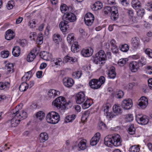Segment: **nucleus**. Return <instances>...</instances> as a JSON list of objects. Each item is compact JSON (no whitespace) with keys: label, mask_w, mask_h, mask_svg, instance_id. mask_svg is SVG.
Wrapping results in <instances>:
<instances>
[{"label":"nucleus","mask_w":152,"mask_h":152,"mask_svg":"<svg viewBox=\"0 0 152 152\" xmlns=\"http://www.w3.org/2000/svg\"><path fill=\"white\" fill-rule=\"evenodd\" d=\"M106 57L104 51L101 50L96 54L93 62L97 64L103 65L105 62Z\"/></svg>","instance_id":"f257e3e1"},{"label":"nucleus","mask_w":152,"mask_h":152,"mask_svg":"<svg viewBox=\"0 0 152 152\" xmlns=\"http://www.w3.org/2000/svg\"><path fill=\"white\" fill-rule=\"evenodd\" d=\"M46 119L48 123L55 124L57 123L59 121L60 116L58 113L52 111L47 114Z\"/></svg>","instance_id":"f03ea898"},{"label":"nucleus","mask_w":152,"mask_h":152,"mask_svg":"<svg viewBox=\"0 0 152 152\" xmlns=\"http://www.w3.org/2000/svg\"><path fill=\"white\" fill-rule=\"evenodd\" d=\"M65 98L62 96H59L57 98L52 102V104L58 108H60L63 105L65 102Z\"/></svg>","instance_id":"7ed1b4c3"},{"label":"nucleus","mask_w":152,"mask_h":152,"mask_svg":"<svg viewBox=\"0 0 152 152\" xmlns=\"http://www.w3.org/2000/svg\"><path fill=\"white\" fill-rule=\"evenodd\" d=\"M136 120L137 123L141 125H145L148 123L149 119L145 115H136Z\"/></svg>","instance_id":"20e7f679"},{"label":"nucleus","mask_w":152,"mask_h":152,"mask_svg":"<svg viewBox=\"0 0 152 152\" xmlns=\"http://www.w3.org/2000/svg\"><path fill=\"white\" fill-rule=\"evenodd\" d=\"M113 145L117 147L121 145V144L122 140L120 136L118 134H114L112 135Z\"/></svg>","instance_id":"39448f33"},{"label":"nucleus","mask_w":152,"mask_h":152,"mask_svg":"<svg viewBox=\"0 0 152 152\" xmlns=\"http://www.w3.org/2000/svg\"><path fill=\"white\" fill-rule=\"evenodd\" d=\"M86 97L84 93L80 92L78 93L76 97V101L77 104H82L86 100Z\"/></svg>","instance_id":"423d86ee"},{"label":"nucleus","mask_w":152,"mask_h":152,"mask_svg":"<svg viewBox=\"0 0 152 152\" xmlns=\"http://www.w3.org/2000/svg\"><path fill=\"white\" fill-rule=\"evenodd\" d=\"M148 104V100L147 98L145 96H142L138 100V105L142 109L146 108Z\"/></svg>","instance_id":"0eeeda50"},{"label":"nucleus","mask_w":152,"mask_h":152,"mask_svg":"<svg viewBox=\"0 0 152 152\" xmlns=\"http://www.w3.org/2000/svg\"><path fill=\"white\" fill-rule=\"evenodd\" d=\"M17 107L15 109H14L13 111L14 112L15 116H17L18 118H20L21 120L25 119L27 116V113L24 111H22L20 113L18 109L17 110Z\"/></svg>","instance_id":"6e6552de"},{"label":"nucleus","mask_w":152,"mask_h":152,"mask_svg":"<svg viewBox=\"0 0 152 152\" xmlns=\"http://www.w3.org/2000/svg\"><path fill=\"white\" fill-rule=\"evenodd\" d=\"M130 70L133 72H135L137 71L139 68V63L133 61L131 62L129 65Z\"/></svg>","instance_id":"1a4fd4ad"},{"label":"nucleus","mask_w":152,"mask_h":152,"mask_svg":"<svg viewBox=\"0 0 152 152\" xmlns=\"http://www.w3.org/2000/svg\"><path fill=\"white\" fill-rule=\"evenodd\" d=\"M132 106V102L130 99L124 100L122 102V106L124 109L128 110Z\"/></svg>","instance_id":"9d476101"},{"label":"nucleus","mask_w":152,"mask_h":152,"mask_svg":"<svg viewBox=\"0 0 152 152\" xmlns=\"http://www.w3.org/2000/svg\"><path fill=\"white\" fill-rule=\"evenodd\" d=\"M15 114L14 112L13 111L12 116L13 118L10 121L11 126L12 127L16 126L19 123L20 121V118H18L17 116L15 115Z\"/></svg>","instance_id":"9b49d317"},{"label":"nucleus","mask_w":152,"mask_h":152,"mask_svg":"<svg viewBox=\"0 0 152 152\" xmlns=\"http://www.w3.org/2000/svg\"><path fill=\"white\" fill-rule=\"evenodd\" d=\"M115 68L114 66H111L106 71V73L109 78L114 79L115 77L116 74L115 72Z\"/></svg>","instance_id":"f8f14e48"},{"label":"nucleus","mask_w":152,"mask_h":152,"mask_svg":"<svg viewBox=\"0 0 152 152\" xmlns=\"http://www.w3.org/2000/svg\"><path fill=\"white\" fill-rule=\"evenodd\" d=\"M66 21L67 22H74L76 20L75 15L72 13H68L65 14Z\"/></svg>","instance_id":"ddd939ff"},{"label":"nucleus","mask_w":152,"mask_h":152,"mask_svg":"<svg viewBox=\"0 0 152 152\" xmlns=\"http://www.w3.org/2000/svg\"><path fill=\"white\" fill-rule=\"evenodd\" d=\"M89 85L92 88L94 89H98L101 86L100 82H99L98 80L96 79L91 80L89 82Z\"/></svg>","instance_id":"4468645a"},{"label":"nucleus","mask_w":152,"mask_h":152,"mask_svg":"<svg viewBox=\"0 0 152 152\" xmlns=\"http://www.w3.org/2000/svg\"><path fill=\"white\" fill-rule=\"evenodd\" d=\"M100 138V133L99 132L96 133L91 140V145L92 146L96 145L99 141Z\"/></svg>","instance_id":"2eb2a0df"},{"label":"nucleus","mask_w":152,"mask_h":152,"mask_svg":"<svg viewBox=\"0 0 152 152\" xmlns=\"http://www.w3.org/2000/svg\"><path fill=\"white\" fill-rule=\"evenodd\" d=\"M60 92L59 91L55 89H50L48 92V96L49 99H53L55 97L59 95Z\"/></svg>","instance_id":"dca6fc26"},{"label":"nucleus","mask_w":152,"mask_h":152,"mask_svg":"<svg viewBox=\"0 0 152 152\" xmlns=\"http://www.w3.org/2000/svg\"><path fill=\"white\" fill-rule=\"evenodd\" d=\"M104 143L106 145L109 147H111L113 145L112 135H108L105 137Z\"/></svg>","instance_id":"f3484780"},{"label":"nucleus","mask_w":152,"mask_h":152,"mask_svg":"<svg viewBox=\"0 0 152 152\" xmlns=\"http://www.w3.org/2000/svg\"><path fill=\"white\" fill-rule=\"evenodd\" d=\"M64 85L67 87L72 86L74 84V81L71 78L65 77L63 79Z\"/></svg>","instance_id":"a211bd4d"},{"label":"nucleus","mask_w":152,"mask_h":152,"mask_svg":"<svg viewBox=\"0 0 152 152\" xmlns=\"http://www.w3.org/2000/svg\"><path fill=\"white\" fill-rule=\"evenodd\" d=\"M93 50L91 48L83 49L81 52L82 55L85 57H88L91 56L92 54Z\"/></svg>","instance_id":"6ab92c4d"},{"label":"nucleus","mask_w":152,"mask_h":152,"mask_svg":"<svg viewBox=\"0 0 152 152\" xmlns=\"http://www.w3.org/2000/svg\"><path fill=\"white\" fill-rule=\"evenodd\" d=\"M131 45L134 48H137L140 45L139 39L136 37L132 38L131 39Z\"/></svg>","instance_id":"aec40b11"},{"label":"nucleus","mask_w":152,"mask_h":152,"mask_svg":"<svg viewBox=\"0 0 152 152\" xmlns=\"http://www.w3.org/2000/svg\"><path fill=\"white\" fill-rule=\"evenodd\" d=\"M66 21H61L59 24V27L63 32H65L69 28V26Z\"/></svg>","instance_id":"412c9836"},{"label":"nucleus","mask_w":152,"mask_h":152,"mask_svg":"<svg viewBox=\"0 0 152 152\" xmlns=\"http://www.w3.org/2000/svg\"><path fill=\"white\" fill-rule=\"evenodd\" d=\"M5 38L7 40H10L13 39L15 36V34L12 31L9 29L5 33Z\"/></svg>","instance_id":"4be33fe9"},{"label":"nucleus","mask_w":152,"mask_h":152,"mask_svg":"<svg viewBox=\"0 0 152 152\" xmlns=\"http://www.w3.org/2000/svg\"><path fill=\"white\" fill-rule=\"evenodd\" d=\"M77 61V59L75 57H71L68 56L64 57L63 59L64 62L67 63L69 62L73 64Z\"/></svg>","instance_id":"5701e85b"},{"label":"nucleus","mask_w":152,"mask_h":152,"mask_svg":"<svg viewBox=\"0 0 152 152\" xmlns=\"http://www.w3.org/2000/svg\"><path fill=\"white\" fill-rule=\"evenodd\" d=\"M102 7V4L100 1H97L91 6V8L93 10L97 11L101 9Z\"/></svg>","instance_id":"b1692460"},{"label":"nucleus","mask_w":152,"mask_h":152,"mask_svg":"<svg viewBox=\"0 0 152 152\" xmlns=\"http://www.w3.org/2000/svg\"><path fill=\"white\" fill-rule=\"evenodd\" d=\"M21 49L19 47L16 46L14 47L12 49V53L15 57H18L20 54Z\"/></svg>","instance_id":"393cba45"},{"label":"nucleus","mask_w":152,"mask_h":152,"mask_svg":"<svg viewBox=\"0 0 152 152\" xmlns=\"http://www.w3.org/2000/svg\"><path fill=\"white\" fill-rule=\"evenodd\" d=\"M40 55L42 58L46 60H49L51 56V54L50 53L45 51L41 52Z\"/></svg>","instance_id":"a878e982"},{"label":"nucleus","mask_w":152,"mask_h":152,"mask_svg":"<svg viewBox=\"0 0 152 152\" xmlns=\"http://www.w3.org/2000/svg\"><path fill=\"white\" fill-rule=\"evenodd\" d=\"M48 135L46 132L41 133L39 135V140L41 142H45L48 139Z\"/></svg>","instance_id":"bb28decb"},{"label":"nucleus","mask_w":152,"mask_h":152,"mask_svg":"<svg viewBox=\"0 0 152 152\" xmlns=\"http://www.w3.org/2000/svg\"><path fill=\"white\" fill-rule=\"evenodd\" d=\"M76 117V115L72 114L66 116L64 120V122L66 123H68L72 122Z\"/></svg>","instance_id":"cd10ccee"},{"label":"nucleus","mask_w":152,"mask_h":152,"mask_svg":"<svg viewBox=\"0 0 152 152\" xmlns=\"http://www.w3.org/2000/svg\"><path fill=\"white\" fill-rule=\"evenodd\" d=\"M5 68L9 73H12L13 72L14 65L12 63H10L7 64L6 65Z\"/></svg>","instance_id":"c85d7f7f"},{"label":"nucleus","mask_w":152,"mask_h":152,"mask_svg":"<svg viewBox=\"0 0 152 152\" xmlns=\"http://www.w3.org/2000/svg\"><path fill=\"white\" fill-rule=\"evenodd\" d=\"M53 41L56 43H58L61 40V38L60 34H55L53 35Z\"/></svg>","instance_id":"c756f323"},{"label":"nucleus","mask_w":152,"mask_h":152,"mask_svg":"<svg viewBox=\"0 0 152 152\" xmlns=\"http://www.w3.org/2000/svg\"><path fill=\"white\" fill-rule=\"evenodd\" d=\"M51 62L56 65L60 66L62 64V59L60 58H54L52 59Z\"/></svg>","instance_id":"7c9ffc66"},{"label":"nucleus","mask_w":152,"mask_h":152,"mask_svg":"<svg viewBox=\"0 0 152 152\" xmlns=\"http://www.w3.org/2000/svg\"><path fill=\"white\" fill-rule=\"evenodd\" d=\"M113 110L114 112L117 114H121V109L120 107L116 104L113 105Z\"/></svg>","instance_id":"2f4dec72"},{"label":"nucleus","mask_w":152,"mask_h":152,"mask_svg":"<svg viewBox=\"0 0 152 152\" xmlns=\"http://www.w3.org/2000/svg\"><path fill=\"white\" fill-rule=\"evenodd\" d=\"M28 88V85L26 82L22 83L20 85L19 89L21 92L26 91Z\"/></svg>","instance_id":"473e14b6"},{"label":"nucleus","mask_w":152,"mask_h":152,"mask_svg":"<svg viewBox=\"0 0 152 152\" xmlns=\"http://www.w3.org/2000/svg\"><path fill=\"white\" fill-rule=\"evenodd\" d=\"M111 107V104L108 103H107L104 104L102 108V110L104 112V113H107L108 112H109V109Z\"/></svg>","instance_id":"72a5a7b5"},{"label":"nucleus","mask_w":152,"mask_h":152,"mask_svg":"<svg viewBox=\"0 0 152 152\" xmlns=\"http://www.w3.org/2000/svg\"><path fill=\"white\" fill-rule=\"evenodd\" d=\"M79 148L81 150H84L86 147V140H81L78 144Z\"/></svg>","instance_id":"f704fd0d"},{"label":"nucleus","mask_w":152,"mask_h":152,"mask_svg":"<svg viewBox=\"0 0 152 152\" xmlns=\"http://www.w3.org/2000/svg\"><path fill=\"white\" fill-rule=\"evenodd\" d=\"M140 148L139 145H134L131 146L129 149L130 152H139Z\"/></svg>","instance_id":"c9c22d12"},{"label":"nucleus","mask_w":152,"mask_h":152,"mask_svg":"<svg viewBox=\"0 0 152 152\" xmlns=\"http://www.w3.org/2000/svg\"><path fill=\"white\" fill-rule=\"evenodd\" d=\"M128 61V59L127 58H121L118 61V66H124Z\"/></svg>","instance_id":"e433bc0d"},{"label":"nucleus","mask_w":152,"mask_h":152,"mask_svg":"<svg viewBox=\"0 0 152 152\" xmlns=\"http://www.w3.org/2000/svg\"><path fill=\"white\" fill-rule=\"evenodd\" d=\"M132 6L134 8L141 6L140 2L138 0H133L132 2Z\"/></svg>","instance_id":"4c0bfd02"},{"label":"nucleus","mask_w":152,"mask_h":152,"mask_svg":"<svg viewBox=\"0 0 152 152\" xmlns=\"http://www.w3.org/2000/svg\"><path fill=\"white\" fill-rule=\"evenodd\" d=\"M74 34L73 33L69 34L67 38V40L69 44L72 43L74 40Z\"/></svg>","instance_id":"58836bf2"},{"label":"nucleus","mask_w":152,"mask_h":152,"mask_svg":"<svg viewBox=\"0 0 152 152\" xmlns=\"http://www.w3.org/2000/svg\"><path fill=\"white\" fill-rule=\"evenodd\" d=\"M78 49L79 45L78 44V42H75L71 46V51L74 53H75L77 51Z\"/></svg>","instance_id":"ea45409f"},{"label":"nucleus","mask_w":152,"mask_h":152,"mask_svg":"<svg viewBox=\"0 0 152 152\" xmlns=\"http://www.w3.org/2000/svg\"><path fill=\"white\" fill-rule=\"evenodd\" d=\"M36 56L34 54L30 52L28 55L27 57V61L31 62L33 61L35 58Z\"/></svg>","instance_id":"a19ab883"},{"label":"nucleus","mask_w":152,"mask_h":152,"mask_svg":"<svg viewBox=\"0 0 152 152\" xmlns=\"http://www.w3.org/2000/svg\"><path fill=\"white\" fill-rule=\"evenodd\" d=\"M36 116L38 119L42 120L44 118L45 114L43 112L39 111L37 113Z\"/></svg>","instance_id":"79ce46f5"},{"label":"nucleus","mask_w":152,"mask_h":152,"mask_svg":"<svg viewBox=\"0 0 152 152\" xmlns=\"http://www.w3.org/2000/svg\"><path fill=\"white\" fill-rule=\"evenodd\" d=\"M82 74V72L81 71H76L73 73L72 75L73 78L78 79L81 77Z\"/></svg>","instance_id":"37998d69"},{"label":"nucleus","mask_w":152,"mask_h":152,"mask_svg":"<svg viewBox=\"0 0 152 152\" xmlns=\"http://www.w3.org/2000/svg\"><path fill=\"white\" fill-rule=\"evenodd\" d=\"M135 129L133 125H130L128 129V132L129 134L132 135L135 133Z\"/></svg>","instance_id":"c03bdc74"},{"label":"nucleus","mask_w":152,"mask_h":152,"mask_svg":"<svg viewBox=\"0 0 152 152\" xmlns=\"http://www.w3.org/2000/svg\"><path fill=\"white\" fill-rule=\"evenodd\" d=\"M43 34H40L38 35L37 38V42L38 44L41 45L43 42Z\"/></svg>","instance_id":"a18cd8bd"},{"label":"nucleus","mask_w":152,"mask_h":152,"mask_svg":"<svg viewBox=\"0 0 152 152\" xmlns=\"http://www.w3.org/2000/svg\"><path fill=\"white\" fill-rule=\"evenodd\" d=\"M91 105L90 101L89 99H87L82 104V106L83 109H86L89 107Z\"/></svg>","instance_id":"49530a36"},{"label":"nucleus","mask_w":152,"mask_h":152,"mask_svg":"<svg viewBox=\"0 0 152 152\" xmlns=\"http://www.w3.org/2000/svg\"><path fill=\"white\" fill-rule=\"evenodd\" d=\"M126 10L127 11V13L128 14L129 18H132L133 19L134 18V12L133 10L131 8L126 9Z\"/></svg>","instance_id":"de8ad7c7"},{"label":"nucleus","mask_w":152,"mask_h":152,"mask_svg":"<svg viewBox=\"0 0 152 152\" xmlns=\"http://www.w3.org/2000/svg\"><path fill=\"white\" fill-rule=\"evenodd\" d=\"M90 112L89 111H87L84 112L82 117V119L83 121H86L89 116Z\"/></svg>","instance_id":"09e8293b"},{"label":"nucleus","mask_w":152,"mask_h":152,"mask_svg":"<svg viewBox=\"0 0 152 152\" xmlns=\"http://www.w3.org/2000/svg\"><path fill=\"white\" fill-rule=\"evenodd\" d=\"M88 19V20L91 19V20H94V15L91 13L88 12L85 15L84 18V20H87Z\"/></svg>","instance_id":"8fccbe9b"},{"label":"nucleus","mask_w":152,"mask_h":152,"mask_svg":"<svg viewBox=\"0 0 152 152\" xmlns=\"http://www.w3.org/2000/svg\"><path fill=\"white\" fill-rule=\"evenodd\" d=\"M134 117L132 114H128L126 116L125 119L126 122H130L133 120Z\"/></svg>","instance_id":"3c124183"},{"label":"nucleus","mask_w":152,"mask_h":152,"mask_svg":"<svg viewBox=\"0 0 152 152\" xmlns=\"http://www.w3.org/2000/svg\"><path fill=\"white\" fill-rule=\"evenodd\" d=\"M120 48L121 50L123 52H126L129 50V46L126 44L121 45Z\"/></svg>","instance_id":"603ef678"},{"label":"nucleus","mask_w":152,"mask_h":152,"mask_svg":"<svg viewBox=\"0 0 152 152\" xmlns=\"http://www.w3.org/2000/svg\"><path fill=\"white\" fill-rule=\"evenodd\" d=\"M14 5V1H10L8 2L6 7L8 10H11L13 8Z\"/></svg>","instance_id":"864d4df0"},{"label":"nucleus","mask_w":152,"mask_h":152,"mask_svg":"<svg viewBox=\"0 0 152 152\" xmlns=\"http://www.w3.org/2000/svg\"><path fill=\"white\" fill-rule=\"evenodd\" d=\"M9 86L8 83L0 82V89L3 90Z\"/></svg>","instance_id":"5fc2aeb1"},{"label":"nucleus","mask_w":152,"mask_h":152,"mask_svg":"<svg viewBox=\"0 0 152 152\" xmlns=\"http://www.w3.org/2000/svg\"><path fill=\"white\" fill-rule=\"evenodd\" d=\"M60 10L61 12L63 13H65L68 9L67 6L64 4H62L60 6Z\"/></svg>","instance_id":"6e6d98bb"},{"label":"nucleus","mask_w":152,"mask_h":152,"mask_svg":"<svg viewBox=\"0 0 152 152\" xmlns=\"http://www.w3.org/2000/svg\"><path fill=\"white\" fill-rule=\"evenodd\" d=\"M36 23L35 20L33 19L30 21L28 25L30 28H33L35 27Z\"/></svg>","instance_id":"4d7b16f0"},{"label":"nucleus","mask_w":152,"mask_h":152,"mask_svg":"<svg viewBox=\"0 0 152 152\" xmlns=\"http://www.w3.org/2000/svg\"><path fill=\"white\" fill-rule=\"evenodd\" d=\"M140 58L138 63L139 64H140L142 66L145 65L146 63V59L143 56H141Z\"/></svg>","instance_id":"13d9d810"},{"label":"nucleus","mask_w":152,"mask_h":152,"mask_svg":"<svg viewBox=\"0 0 152 152\" xmlns=\"http://www.w3.org/2000/svg\"><path fill=\"white\" fill-rule=\"evenodd\" d=\"M118 16V12H111V18L114 20H116Z\"/></svg>","instance_id":"bf43d9fd"},{"label":"nucleus","mask_w":152,"mask_h":152,"mask_svg":"<svg viewBox=\"0 0 152 152\" xmlns=\"http://www.w3.org/2000/svg\"><path fill=\"white\" fill-rule=\"evenodd\" d=\"M9 55V52L8 51H3L1 53V56L3 58H7Z\"/></svg>","instance_id":"052dcab7"},{"label":"nucleus","mask_w":152,"mask_h":152,"mask_svg":"<svg viewBox=\"0 0 152 152\" xmlns=\"http://www.w3.org/2000/svg\"><path fill=\"white\" fill-rule=\"evenodd\" d=\"M145 53L147 54L148 56L151 58H152V50L150 48H147L145 50Z\"/></svg>","instance_id":"680f3d73"},{"label":"nucleus","mask_w":152,"mask_h":152,"mask_svg":"<svg viewBox=\"0 0 152 152\" xmlns=\"http://www.w3.org/2000/svg\"><path fill=\"white\" fill-rule=\"evenodd\" d=\"M137 14L138 16L142 17L145 14V10L143 9H139L137 11Z\"/></svg>","instance_id":"e2e57ef3"},{"label":"nucleus","mask_w":152,"mask_h":152,"mask_svg":"<svg viewBox=\"0 0 152 152\" xmlns=\"http://www.w3.org/2000/svg\"><path fill=\"white\" fill-rule=\"evenodd\" d=\"M111 7L107 6L104 9V12L105 14L111 13Z\"/></svg>","instance_id":"0e129e2a"},{"label":"nucleus","mask_w":152,"mask_h":152,"mask_svg":"<svg viewBox=\"0 0 152 152\" xmlns=\"http://www.w3.org/2000/svg\"><path fill=\"white\" fill-rule=\"evenodd\" d=\"M134 85V83H129L127 85L126 88L129 91L132 90L133 89Z\"/></svg>","instance_id":"69168bd1"},{"label":"nucleus","mask_w":152,"mask_h":152,"mask_svg":"<svg viewBox=\"0 0 152 152\" xmlns=\"http://www.w3.org/2000/svg\"><path fill=\"white\" fill-rule=\"evenodd\" d=\"M124 92L121 90L119 91L117 93L116 95V97L119 99L122 98L124 96Z\"/></svg>","instance_id":"338daca9"},{"label":"nucleus","mask_w":152,"mask_h":152,"mask_svg":"<svg viewBox=\"0 0 152 152\" xmlns=\"http://www.w3.org/2000/svg\"><path fill=\"white\" fill-rule=\"evenodd\" d=\"M146 73L149 75L152 74V66H147L146 67Z\"/></svg>","instance_id":"774afa93"}]
</instances>
